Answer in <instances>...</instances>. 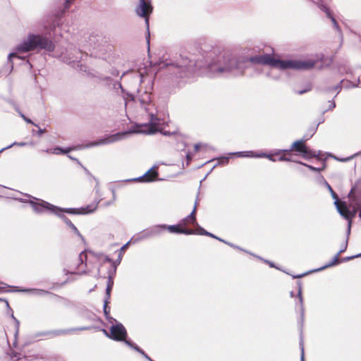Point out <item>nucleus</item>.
<instances>
[{
	"mask_svg": "<svg viewBox=\"0 0 361 361\" xmlns=\"http://www.w3.org/2000/svg\"><path fill=\"white\" fill-rule=\"evenodd\" d=\"M348 238H346L345 240L344 241L343 244L342 245L341 248L339 250V252L333 258L332 262L331 263H329V264H326V266H324V268L329 267L331 266L336 265L339 263V256L341 253H343V252H345L346 250V249L348 247Z\"/></svg>",
	"mask_w": 361,
	"mask_h": 361,
	"instance_id": "dca6fc26",
	"label": "nucleus"
},
{
	"mask_svg": "<svg viewBox=\"0 0 361 361\" xmlns=\"http://www.w3.org/2000/svg\"><path fill=\"white\" fill-rule=\"evenodd\" d=\"M69 331H70V330H59V331H54L51 334L54 336H58V335L68 334Z\"/></svg>",
	"mask_w": 361,
	"mask_h": 361,
	"instance_id": "c9c22d12",
	"label": "nucleus"
},
{
	"mask_svg": "<svg viewBox=\"0 0 361 361\" xmlns=\"http://www.w3.org/2000/svg\"><path fill=\"white\" fill-rule=\"evenodd\" d=\"M334 107H335V104H334V103H333V104H332V108H334Z\"/></svg>",
	"mask_w": 361,
	"mask_h": 361,
	"instance_id": "774afa93",
	"label": "nucleus"
},
{
	"mask_svg": "<svg viewBox=\"0 0 361 361\" xmlns=\"http://www.w3.org/2000/svg\"><path fill=\"white\" fill-rule=\"evenodd\" d=\"M163 134H164V135H169L170 133H169V132H168V131H164V132L163 133Z\"/></svg>",
	"mask_w": 361,
	"mask_h": 361,
	"instance_id": "052dcab7",
	"label": "nucleus"
},
{
	"mask_svg": "<svg viewBox=\"0 0 361 361\" xmlns=\"http://www.w3.org/2000/svg\"><path fill=\"white\" fill-rule=\"evenodd\" d=\"M152 9L150 0H140L135 12L137 16L145 18L146 23L148 25V16L152 12Z\"/></svg>",
	"mask_w": 361,
	"mask_h": 361,
	"instance_id": "9d476101",
	"label": "nucleus"
},
{
	"mask_svg": "<svg viewBox=\"0 0 361 361\" xmlns=\"http://www.w3.org/2000/svg\"><path fill=\"white\" fill-rule=\"evenodd\" d=\"M181 225H172L166 226V229L171 233H185L187 235L195 234V231L192 229H183L180 226Z\"/></svg>",
	"mask_w": 361,
	"mask_h": 361,
	"instance_id": "4468645a",
	"label": "nucleus"
},
{
	"mask_svg": "<svg viewBox=\"0 0 361 361\" xmlns=\"http://www.w3.org/2000/svg\"><path fill=\"white\" fill-rule=\"evenodd\" d=\"M128 133H116L114 135H112L109 136V137H106L105 139H102L96 142L90 143L87 145V147H92V146H96L99 145H104V144H109L112 143L114 142H116L118 140H121L125 135H126Z\"/></svg>",
	"mask_w": 361,
	"mask_h": 361,
	"instance_id": "f8f14e48",
	"label": "nucleus"
},
{
	"mask_svg": "<svg viewBox=\"0 0 361 361\" xmlns=\"http://www.w3.org/2000/svg\"><path fill=\"white\" fill-rule=\"evenodd\" d=\"M203 66L199 64L198 62L194 61L188 57H181L180 61L176 63V68L178 69L176 74L180 77L188 76L194 73L197 68H201Z\"/></svg>",
	"mask_w": 361,
	"mask_h": 361,
	"instance_id": "423d86ee",
	"label": "nucleus"
},
{
	"mask_svg": "<svg viewBox=\"0 0 361 361\" xmlns=\"http://www.w3.org/2000/svg\"><path fill=\"white\" fill-rule=\"evenodd\" d=\"M126 344L128 345L129 347L135 349L136 351H137L140 354H142L149 361H154L141 348H140L135 344L133 343L131 341H126Z\"/></svg>",
	"mask_w": 361,
	"mask_h": 361,
	"instance_id": "412c9836",
	"label": "nucleus"
},
{
	"mask_svg": "<svg viewBox=\"0 0 361 361\" xmlns=\"http://www.w3.org/2000/svg\"><path fill=\"white\" fill-rule=\"evenodd\" d=\"M99 202H95L90 204L85 207H81L78 209H62L59 208L54 205L51 204L50 203L45 201H40L39 202H31V204L32 206L33 209L37 213H42L45 211H49L51 213H54L58 216L60 215V212H66L68 213L72 214H86L89 213H92L96 210L97 208Z\"/></svg>",
	"mask_w": 361,
	"mask_h": 361,
	"instance_id": "39448f33",
	"label": "nucleus"
},
{
	"mask_svg": "<svg viewBox=\"0 0 361 361\" xmlns=\"http://www.w3.org/2000/svg\"><path fill=\"white\" fill-rule=\"evenodd\" d=\"M71 228L75 233L76 235L80 236L83 240V237L81 235L80 233L79 232L78 228L74 225H72Z\"/></svg>",
	"mask_w": 361,
	"mask_h": 361,
	"instance_id": "ea45409f",
	"label": "nucleus"
},
{
	"mask_svg": "<svg viewBox=\"0 0 361 361\" xmlns=\"http://www.w3.org/2000/svg\"><path fill=\"white\" fill-rule=\"evenodd\" d=\"M61 212H60V213H59V214H60L59 216H61V217L63 218V219L64 222H65V223H66V224H67L70 228H71V227H72V225H74V224H73L71 221V220H69L68 218H66V216H63V215L61 216Z\"/></svg>",
	"mask_w": 361,
	"mask_h": 361,
	"instance_id": "e433bc0d",
	"label": "nucleus"
},
{
	"mask_svg": "<svg viewBox=\"0 0 361 361\" xmlns=\"http://www.w3.org/2000/svg\"><path fill=\"white\" fill-rule=\"evenodd\" d=\"M223 161L226 162V163H228V159L227 158H224Z\"/></svg>",
	"mask_w": 361,
	"mask_h": 361,
	"instance_id": "680f3d73",
	"label": "nucleus"
},
{
	"mask_svg": "<svg viewBox=\"0 0 361 361\" xmlns=\"http://www.w3.org/2000/svg\"><path fill=\"white\" fill-rule=\"evenodd\" d=\"M359 216H360V219H361V208H360V210Z\"/></svg>",
	"mask_w": 361,
	"mask_h": 361,
	"instance_id": "69168bd1",
	"label": "nucleus"
},
{
	"mask_svg": "<svg viewBox=\"0 0 361 361\" xmlns=\"http://www.w3.org/2000/svg\"><path fill=\"white\" fill-rule=\"evenodd\" d=\"M51 151H52V149H47V150H45V152L47 153H51Z\"/></svg>",
	"mask_w": 361,
	"mask_h": 361,
	"instance_id": "bf43d9fd",
	"label": "nucleus"
},
{
	"mask_svg": "<svg viewBox=\"0 0 361 361\" xmlns=\"http://www.w3.org/2000/svg\"><path fill=\"white\" fill-rule=\"evenodd\" d=\"M75 149V147L74 148L68 147L66 149H63L60 147H56L52 149L51 154H66Z\"/></svg>",
	"mask_w": 361,
	"mask_h": 361,
	"instance_id": "bb28decb",
	"label": "nucleus"
},
{
	"mask_svg": "<svg viewBox=\"0 0 361 361\" xmlns=\"http://www.w3.org/2000/svg\"><path fill=\"white\" fill-rule=\"evenodd\" d=\"M108 302H109V300H107V299H105L104 304V312L107 319L109 318V314L110 312L109 308L108 307V305H107Z\"/></svg>",
	"mask_w": 361,
	"mask_h": 361,
	"instance_id": "2f4dec72",
	"label": "nucleus"
},
{
	"mask_svg": "<svg viewBox=\"0 0 361 361\" xmlns=\"http://www.w3.org/2000/svg\"><path fill=\"white\" fill-rule=\"evenodd\" d=\"M202 145L201 144H196L195 145V151H198L200 149V148L201 147Z\"/></svg>",
	"mask_w": 361,
	"mask_h": 361,
	"instance_id": "3c124183",
	"label": "nucleus"
},
{
	"mask_svg": "<svg viewBox=\"0 0 361 361\" xmlns=\"http://www.w3.org/2000/svg\"><path fill=\"white\" fill-rule=\"evenodd\" d=\"M126 344L128 345L129 347L135 349L136 351H137L140 354H142L149 361H154L141 348H140L135 344L133 343L131 341H126Z\"/></svg>",
	"mask_w": 361,
	"mask_h": 361,
	"instance_id": "b1692460",
	"label": "nucleus"
},
{
	"mask_svg": "<svg viewBox=\"0 0 361 361\" xmlns=\"http://www.w3.org/2000/svg\"><path fill=\"white\" fill-rule=\"evenodd\" d=\"M321 59V56L317 55L305 60H279L273 58L269 54H262L251 57L250 61L253 63L269 65L272 69L309 70L312 68L316 63Z\"/></svg>",
	"mask_w": 361,
	"mask_h": 361,
	"instance_id": "f257e3e1",
	"label": "nucleus"
},
{
	"mask_svg": "<svg viewBox=\"0 0 361 361\" xmlns=\"http://www.w3.org/2000/svg\"><path fill=\"white\" fill-rule=\"evenodd\" d=\"M56 26V25L55 23H53V25H52L53 28H55Z\"/></svg>",
	"mask_w": 361,
	"mask_h": 361,
	"instance_id": "e2e57ef3",
	"label": "nucleus"
},
{
	"mask_svg": "<svg viewBox=\"0 0 361 361\" xmlns=\"http://www.w3.org/2000/svg\"><path fill=\"white\" fill-rule=\"evenodd\" d=\"M348 82V81H344V80H341V83L338 85H336L335 87H334V90L337 92V93H338L341 89H342V87L343 85H345V83Z\"/></svg>",
	"mask_w": 361,
	"mask_h": 361,
	"instance_id": "72a5a7b5",
	"label": "nucleus"
},
{
	"mask_svg": "<svg viewBox=\"0 0 361 361\" xmlns=\"http://www.w3.org/2000/svg\"><path fill=\"white\" fill-rule=\"evenodd\" d=\"M186 157H187L188 163L190 161V160L192 159V156L189 153H188L186 155Z\"/></svg>",
	"mask_w": 361,
	"mask_h": 361,
	"instance_id": "5fc2aeb1",
	"label": "nucleus"
},
{
	"mask_svg": "<svg viewBox=\"0 0 361 361\" xmlns=\"http://www.w3.org/2000/svg\"><path fill=\"white\" fill-rule=\"evenodd\" d=\"M298 285H299V288H298V296L299 298V302L300 304L301 310H302V311H303V300H302V287H301L300 283H299Z\"/></svg>",
	"mask_w": 361,
	"mask_h": 361,
	"instance_id": "c756f323",
	"label": "nucleus"
},
{
	"mask_svg": "<svg viewBox=\"0 0 361 361\" xmlns=\"http://www.w3.org/2000/svg\"><path fill=\"white\" fill-rule=\"evenodd\" d=\"M12 317L13 318V319L16 321V327L17 329H18V326H19V322L13 317V315L12 316Z\"/></svg>",
	"mask_w": 361,
	"mask_h": 361,
	"instance_id": "6e6d98bb",
	"label": "nucleus"
},
{
	"mask_svg": "<svg viewBox=\"0 0 361 361\" xmlns=\"http://www.w3.org/2000/svg\"><path fill=\"white\" fill-rule=\"evenodd\" d=\"M16 145L23 147V146L26 145V143H25V142H13V143H12L11 145H8V146H7V147H6L2 148V149L0 150V152H3V151H4L5 149H9V148H11V147H13V146H16Z\"/></svg>",
	"mask_w": 361,
	"mask_h": 361,
	"instance_id": "7c9ffc66",
	"label": "nucleus"
},
{
	"mask_svg": "<svg viewBox=\"0 0 361 361\" xmlns=\"http://www.w3.org/2000/svg\"><path fill=\"white\" fill-rule=\"evenodd\" d=\"M126 344L128 345L129 347L135 349L136 351H137L140 354H142L149 361H154L141 348H140L135 344L133 343L131 341H126Z\"/></svg>",
	"mask_w": 361,
	"mask_h": 361,
	"instance_id": "aec40b11",
	"label": "nucleus"
},
{
	"mask_svg": "<svg viewBox=\"0 0 361 361\" xmlns=\"http://www.w3.org/2000/svg\"><path fill=\"white\" fill-rule=\"evenodd\" d=\"M307 140L308 138L297 140L293 143L292 147L289 150H283V152H290L294 149L296 152L302 153V156L305 159H310L319 156V152L310 149L305 145L304 143Z\"/></svg>",
	"mask_w": 361,
	"mask_h": 361,
	"instance_id": "0eeeda50",
	"label": "nucleus"
},
{
	"mask_svg": "<svg viewBox=\"0 0 361 361\" xmlns=\"http://www.w3.org/2000/svg\"><path fill=\"white\" fill-rule=\"evenodd\" d=\"M317 5H318V7L326 13V16L331 20L334 27L338 29V23H337L336 19L331 15L330 10L326 6H324L322 4L317 3Z\"/></svg>",
	"mask_w": 361,
	"mask_h": 361,
	"instance_id": "6ab92c4d",
	"label": "nucleus"
},
{
	"mask_svg": "<svg viewBox=\"0 0 361 361\" xmlns=\"http://www.w3.org/2000/svg\"><path fill=\"white\" fill-rule=\"evenodd\" d=\"M87 258V255L85 252H82L79 255V259L81 263L83 262L84 260H85Z\"/></svg>",
	"mask_w": 361,
	"mask_h": 361,
	"instance_id": "58836bf2",
	"label": "nucleus"
},
{
	"mask_svg": "<svg viewBox=\"0 0 361 361\" xmlns=\"http://www.w3.org/2000/svg\"><path fill=\"white\" fill-rule=\"evenodd\" d=\"M150 89H152L151 86L147 90H142V88L137 90L136 99L140 102L141 107L148 114L149 122L138 125L135 133L154 134L158 130L157 126L159 124V119L157 116L154 104L151 101Z\"/></svg>",
	"mask_w": 361,
	"mask_h": 361,
	"instance_id": "20e7f679",
	"label": "nucleus"
},
{
	"mask_svg": "<svg viewBox=\"0 0 361 361\" xmlns=\"http://www.w3.org/2000/svg\"><path fill=\"white\" fill-rule=\"evenodd\" d=\"M127 332L123 326V325L121 323H118L116 325H113L110 329V335L109 337L115 341H128L126 340Z\"/></svg>",
	"mask_w": 361,
	"mask_h": 361,
	"instance_id": "1a4fd4ad",
	"label": "nucleus"
},
{
	"mask_svg": "<svg viewBox=\"0 0 361 361\" xmlns=\"http://www.w3.org/2000/svg\"><path fill=\"white\" fill-rule=\"evenodd\" d=\"M195 234H200V235H207V236H210L212 238H216V239H218L219 240H221V241H223L224 242L223 240H221V238L215 236L214 235H213L212 233H209L207 232V231H205L204 228L198 226V228H197L196 231H195Z\"/></svg>",
	"mask_w": 361,
	"mask_h": 361,
	"instance_id": "a878e982",
	"label": "nucleus"
},
{
	"mask_svg": "<svg viewBox=\"0 0 361 361\" xmlns=\"http://www.w3.org/2000/svg\"><path fill=\"white\" fill-rule=\"evenodd\" d=\"M325 184H326L328 190H329V192L333 190L332 188L331 187V185L327 182H325Z\"/></svg>",
	"mask_w": 361,
	"mask_h": 361,
	"instance_id": "603ef678",
	"label": "nucleus"
},
{
	"mask_svg": "<svg viewBox=\"0 0 361 361\" xmlns=\"http://www.w3.org/2000/svg\"><path fill=\"white\" fill-rule=\"evenodd\" d=\"M166 229V226L163 225H155L154 226L150 227V231L152 232V234L155 236L159 235L162 231Z\"/></svg>",
	"mask_w": 361,
	"mask_h": 361,
	"instance_id": "393cba45",
	"label": "nucleus"
},
{
	"mask_svg": "<svg viewBox=\"0 0 361 361\" xmlns=\"http://www.w3.org/2000/svg\"><path fill=\"white\" fill-rule=\"evenodd\" d=\"M126 344L128 345L129 347L135 349L136 351H137L140 354H142L149 361H154L141 348H140L135 344L133 343L131 341H126Z\"/></svg>",
	"mask_w": 361,
	"mask_h": 361,
	"instance_id": "4be33fe9",
	"label": "nucleus"
},
{
	"mask_svg": "<svg viewBox=\"0 0 361 361\" xmlns=\"http://www.w3.org/2000/svg\"><path fill=\"white\" fill-rule=\"evenodd\" d=\"M23 291L30 292L32 294L35 295H46L50 294V293L47 290H44L42 289H30V290H23Z\"/></svg>",
	"mask_w": 361,
	"mask_h": 361,
	"instance_id": "cd10ccee",
	"label": "nucleus"
},
{
	"mask_svg": "<svg viewBox=\"0 0 361 361\" xmlns=\"http://www.w3.org/2000/svg\"><path fill=\"white\" fill-rule=\"evenodd\" d=\"M335 205L338 213L348 221H352L353 218L356 215L359 209L354 207H348L345 202H336Z\"/></svg>",
	"mask_w": 361,
	"mask_h": 361,
	"instance_id": "6e6552de",
	"label": "nucleus"
},
{
	"mask_svg": "<svg viewBox=\"0 0 361 361\" xmlns=\"http://www.w3.org/2000/svg\"><path fill=\"white\" fill-rule=\"evenodd\" d=\"M154 236L152 234V232L150 231V227L143 230L140 233H137L136 235L133 236L131 240H133L134 242H137L138 240H142L150 237Z\"/></svg>",
	"mask_w": 361,
	"mask_h": 361,
	"instance_id": "f3484780",
	"label": "nucleus"
},
{
	"mask_svg": "<svg viewBox=\"0 0 361 361\" xmlns=\"http://www.w3.org/2000/svg\"><path fill=\"white\" fill-rule=\"evenodd\" d=\"M19 114L20 115V116L23 118V120L27 122V123H30V124H32L35 126H37V124H35L32 120H30V118H27L24 114H23L21 112H19Z\"/></svg>",
	"mask_w": 361,
	"mask_h": 361,
	"instance_id": "f704fd0d",
	"label": "nucleus"
},
{
	"mask_svg": "<svg viewBox=\"0 0 361 361\" xmlns=\"http://www.w3.org/2000/svg\"><path fill=\"white\" fill-rule=\"evenodd\" d=\"M351 225H352L351 221H348V228H347V237H346V238H348V239L349 235L350 233Z\"/></svg>",
	"mask_w": 361,
	"mask_h": 361,
	"instance_id": "a19ab883",
	"label": "nucleus"
},
{
	"mask_svg": "<svg viewBox=\"0 0 361 361\" xmlns=\"http://www.w3.org/2000/svg\"><path fill=\"white\" fill-rule=\"evenodd\" d=\"M361 257V253L358 254L357 255H355V256L348 257L343 259V261H348V260H350V259H354L355 257Z\"/></svg>",
	"mask_w": 361,
	"mask_h": 361,
	"instance_id": "c03bdc74",
	"label": "nucleus"
},
{
	"mask_svg": "<svg viewBox=\"0 0 361 361\" xmlns=\"http://www.w3.org/2000/svg\"><path fill=\"white\" fill-rule=\"evenodd\" d=\"M130 243V241L128 242L127 243H126L124 245H123L121 248V252H123L128 246L129 243Z\"/></svg>",
	"mask_w": 361,
	"mask_h": 361,
	"instance_id": "49530a36",
	"label": "nucleus"
},
{
	"mask_svg": "<svg viewBox=\"0 0 361 361\" xmlns=\"http://www.w3.org/2000/svg\"><path fill=\"white\" fill-rule=\"evenodd\" d=\"M111 74L114 76H118L119 75V72L118 70L115 69L111 71Z\"/></svg>",
	"mask_w": 361,
	"mask_h": 361,
	"instance_id": "09e8293b",
	"label": "nucleus"
},
{
	"mask_svg": "<svg viewBox=\"0 0 361 361\" xmlns=\"http://www.w3.org/2000/svg\"><path fill=\"white\" fill-rule=\"evenodd\" d=\"M126 344L128 345L129 347L135 349L136 351H137L140 354H142L149 361H154L141 348H140L135 344L133 343L131 341H126Z\"/></svg>",
	"mask_w": 361,
	"mask_h": 361,
	"instance_id": "5701e85b",
	"label": "nucleus"
},
{
	"mask_svg": "<svg viewBox=\"0 0 361 361\" xmlns=\"http://www.w3.org/2000/svg\"><path fill=\"white\" fill-rule=\"evenodd\" d=\"M139 76H140V82H144V80H143V78H144L143 75H142V73H140V74L139 75Z\"/></svg>",
	"mask_w": 361,
	"mask_h": 361,
	"instance_id": "4d7b16f0",
	"label": "nucleus"
},
{
	"mask_svg": "<svg viewBox=\"0 0 361 361\" xmlns=\"http://www.w3.org/2000/svg\"><path fill=\"white\" fill-rule=\"evenodd\" d=\"M279 161H290V158H287L284 156H281L279 157Z\"/></svg>",
	"mask_w": 361,
	"mask_h": 361,
	"instance_id": "de8ad7c7",
	"label": "nucleus"
},
{
	"mask_svg": "<svg viewBox=\"0 0 361 361\" xmlns=\"http://www.w3.org/2000/svg\"><path fill=\"white\" fill-rule=\"evenodd\" d=\"M157 172L153 169H150L147 171L142 176L140 177L139 179L144 182H149L154 180L157 176Z\"/></svg>",
	"mask_w": 361,
	"mask_h": 361,
	"instance_id": "a211bd4d",
	"label": "nucleus"
},
{
	"mask_svg": "<svg viewBox=\"0 0 361 361\" xmlns=\"http://www.w3.org/2000/svg\"><path fill=\"white\" fill-rule=\"evenodd\" d=\"M301 350H302V353H301L300 361H305L303 347H302Z\"/></svg>",
	"mask_w": 361,
	"mask_h": 361,
	"instance_id": "8fccbe9b",
	"label": "nucleus"
},
{
	"mask_svg": "<svg viewBox=\"0 0 361 361\" xmlns=\"http://www.w3.org/2000/svg\"><path fill=\"white\" fill-rule=\"evenodd\" d=\"M330 192H331L332 197L335 200L334 203L336 202H339L338 197V195H336V193L334 190L330 191Z\"/></svg>",
	"mask_w": 361,
	"mask_h": 361,
	"instance_id": "79ce46f5",
	"label": "nucleus"
},
{
	"mask_svg": "<svg viewBox=\"0 0 361 361\" xmlns=\"http://www.w3.org/2000/svg\"><path fill=\"white\" fill-rule=\"evenodd\" d=\"M73 0H66V7L68 6V4L72 1Z\"/></svg>",
	"mask_w": 361,
	"mask_h": 361,
	"instance_id": "13d9d810",
	"label": "nucleus"
},
{
	"mask_svg": "<svg viewBox=\"0 0 361 361\" xmlns=\"http://www.w3.org/2000/svg\"><path fill=\"white\" fill-rule=\"evenodd\" d=\"M197 204L195 205L192 212L187 216L185 218L181 220L180 225L185 226L187 224L196 225L195 213H196Z\"/></svg>",
	"mask_w": 361,
	"mask_h": 361,
	"instance_id": "2eb2a0df",
	"label": "nucleus"
},
{
	"mask_svg": "<svg viewBox=\"0 0 361 361\" xmlns=\"http://www.w3.org/2000/svg\"><path fill=\"white\" fill-rule=\"evenodd\" d=\"M301 164H303L304 166H307L308 169H310V170L313 171H321V169L320 168H316V167H314L311 165H308L307 164H303V163H301L300 162Z\"/></svg>",
	"mask_w": 361,
	"mask_h": 361,
	"instance_id": "4c0bfd02",
	"label": "nucleus"
},
{
	"mask_svg": "<svg viewBox=\"0 0 361 361\" xmlns=\"http://www.w3.org/2000/svg\"><path fill=\"white\" fill-rule=\"evenodd\" d=\"M112 286H113V281H111V279H109L107 287L106 288V299H107V300H109L110 299Z\"/></svg>",
	"mask_w": 361,
	"mask_h": 361,
	"instance_id": "c85d7f7f",
	"label": "nucleus"
},
{
	"mask_svg": "<svg viewBox=\"0 0 361 361\" xmlns=\"http://www.w3.org/2000/svg\"><path fill=\"white\" fill-rule=\"evenodd\" d=\"M104 334H105L106 335L109 336V335H108V333H107V331H106V330H104Z\"/></svg>",
	"mask_w": 361,
	"mask_h": 361,
	"instance_id": "0e129e2a",
	"label": "nucleus"
},
{
	"mask_svg": "<svg viewBox=\"0 0 361 361\" xmlns=\"http://www.w3.org/2000/svg\"><path fill=\"white\" fill-rule=\"evenodd\" d=\"M290 296L293 297V292H290Z\"/></svg>",
	"mask_w": 361,
	"mask_h": 361,
	"instance_id": "338daca9",
	"label": "nucleus"
},
{
	"mask_svg": "<svg viewBox=\"0 0 361 361\" xmlns=\"http://www.w3.org/2000/svg\"><path fill=\"white\" fill-rule=\"evenodd\" d=\"M209 71L214 76L217 75H239L244 72V61L237 60L229 52L219 54L216 59L207 65Z\"/></svg>",
	"mask_w": 361,
	"mask_h": 361,
	"instance_id": "f03ea898",
	"label": "nucleus"
},
{
	"mask_svg": "<svg viewBox=\"0 0 361 361\" xmlns=\"http://www.w3.org/2000/svg\"><path fill=\"white\" fill-rule=\"evenodd\" d=\"M61 56L65 63L72 64L75 62H79L78 60L81 57V53L77 49H73L66 50V54Z\"/></svg>",
	"mask_w": 361,
	"mask_h": 361,
	"instance_id": "9b49d317",
	"label": "nucleus"
},
{
	"mask_svg": "<svg viewBox=\"0 0 361 361\" xmlns=\"http://www.w3.org/2000/svg\"><path fill=\"white\" fill-rule=\"evenodd\" d=\"M349 207L361 209V197L355 195V188L353 187L349 192Z\"/></svg>",
	"mask_w": 361,
	"mask_h": 361,
	"instance_id": "ddd939ff",
	"label": "nucleus"
},
{
	"mask_svg": "<svg viewBox=\"0 0 361 361\" xmlns=\"http://www.w3.org/2000/svg\"><path fill=\"white\" fill-rule=\"evenodd\" d=\"M308 90H310V89H307V90H300L298 91L297 93L299 94H302L306 92H307Z\"/></svg>",
	"mask_w": 361,
	"mask_h": 361,
	"instance_id": "864d4df0",
	"label": "nucleus"
},
{
	"mask_svg": "<svg viewBox=\"0 0 361 361\" xmlns=\"http://www.w3.org/2000/svg\"><path fill=\"white\" fill-rule=\"evenodd\" d=\"M54 44L47 36L30 33L20 44L15 47V51L10 53L8 56V61L13 66L12 58L18 57V54L27 53L35 50L44 49L46 51L51 52L54 50Z\"/></svg>",
	"mask_w": 361,
	"mask_h": 361,
	"instance_id": "7ed1b4c3",
	"label": "nucleus"
},
{
	"mask_svg": "<svg viewBox=\"0 0 361 361\" xmlns=\"http://www.w3.org/2000/svg\"><path fill=\"white\" fill-rule=\"evenodd\" d=\"M45 132V130L39 128L38 131L37 132V135L38 136H42V134Z\"/></svg>",
	"mask_w": 361,
	"mask_h": 361,
	"instance_id": "a18cd8bd",
	"label": "nucleus"
},
{
	"mask_svg": "<svg viewBox=\"0 0 361 361\" xmlns=\"http://www.w3.org/2000/svg\"><path fill=\"white\" fill-rule=\"evenodd\" d=\"M255 157H267L271 161H276V159L272 157V155H267L265 154H263L262 155H256Z\"/></svg>",
	"mask_w": 361,
	"mask_h": 361,
	"instance_id": "37998d69",
	"label": "nucleus"
},
{
	"mask_svg": "<svg viewBox=\"0 0 361 361\" xmlns=\"http://www.w3.org/2000/svg\"><path fill=\"white\" fill-rule=\"evenodd\" d=\"M236 154H238V157H252V156H254L253 152L251 151L250 152H240L236 153Z\"/></svg>",
	"mask_w": 361,
	"mask_h": 361,
	"instance_id": "473e14b6",
	"label": "nucleus"
}]
</instances>
